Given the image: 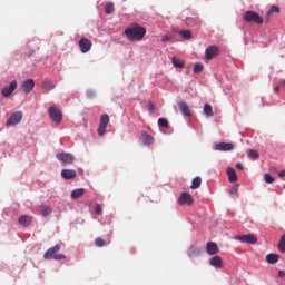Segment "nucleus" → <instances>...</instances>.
<instances>
[{"mask_svg": "<svg viewBox=\"0 0 285 285\" xmlns=\"http://www.w3.org/2000/svg\"><path fill=\"white\" fill-rule=\"evenodd\" d=\"M125 36L128 41H141L144 37H146V28L137 23H132L125 29Z\"/></svg>", "mask_w": 285, "mask_h": 285, "instance_id": "obj_1", "label": "nucleus"}, {"mask_svg": "<svg viewBox=\"0 0 285 285\" xmlns=\"http://www.w3.org/2000/svg\"><path fill=\"white\" fill-rule=\"evenodd\" d=\"M59 250H61V245H56L49 248L43 254V259H55L56 262H61V259H66V255L59 254Z\"/></svg>", "mask_w": 285, "mask_h": 285, "instance_id": "obj_2", "label": "nucleus"}, {"mask_svg": "<svg viewBox=\"0 0 285 285\" xmlns=\"http://www.w3.org/2000/svg\"><path fill=\"white\" fill-rule=\"evenodd\" d=\"M243 20L247 21V23H257L258 26L264 23V18H262L261 14L255 11H246L243 14Z\"/></svg>", "mask_w": 285, "mask_h": 285, "instance_id": "obj_3", "label": "nucleus"}, {"mask_svg": "<svg viewBox=\"0 0 285 285\" xmlns=\"http://www.w3.org/2000/svg\"><path fill=\"white\" fill-rule=\"evenodd\" d=\"M49 117L55 121L57 125L61 124L63 120V114L61 112V109L56 106H51L49 108Z\"/></svg>", "mask_w": 285, "mask_h": 285, "instance_id": "obj_4", "label": "nucleus"}, {"mask_svg": "<svg viewBox=\"0 0 285 285\" xmlns=\"http://www.w3.org/2000/svg\"><path fill=\"white\" fill-rule=\"evenodd\" d=\"M108 124H110V116H108V114H104L100 117V124L97 129L99 137H104L106 129L108 128Z\"/></svg>", "mask_w": 285, "mask_h": 285, "instance_id": "obj_5", "label": "nucleus"}, {"mask_svg": "<svg viewBox=\"0 0 285 285\" xmlns=\"http://www.w3.org/2000/svg\"><path fill=\"white\" fill-rule=\"evenodd\" d=\"M56 158L58 159V161H61L62 164H66L68 166L75 163V156L68 153L57 154Z\"/></svg>", "mask_w": 285, "mask_h": 285, "instance_id": "obj_6", "label": "nucleus"}, {"mask_svg": "<svg viewBox=\"0 0 285 285\" xmlns=\"http://www.w3.org/2000/svg\"><path fill=\"white\" fill-rule=\"evenodd\" d=\"M22 119H23V114L21 111H16L7 120L6 126H17V124H21Z\"/></svg>", "mask_w": 285, "mask_h": 285, "instance_id": "obj_7", "label": "nucleus"}, {"mask_svg": "<svg viewBox=\"0 0 285 285\" xmlns=\"http://www.w3.org/2000/svg\"><path fill=\"white\" fill-rule=\"evenodd\" d=\"M78 46L82 52V55H86V52H90L92 48V41L88 38H81L78 42Z\"/></svg>", "mask_w": 285, "mask_h": 285, "instance_id": "obj_8", "label": "nucleus"}, {"mask_svg": "<svg viewBox=\"0 0 285 285\" xmlns=\"http://www.w3.org/2000/svg\"><path fill=\"white\" fill-rule=\"evenodd\" d=\"M194 199L193 196L189 193H181L179 198H178V204H180V206H184L187 204V206H193L194 204Z\"/></svg>", "mask_w": 285, "mask_h": 285, "instance_id": "obj_9", "label": "nucleus"}, {"mask_svg": "<svg viewBox=\"0 0 285 285\" xmlns=\"http://www.w3.org/2000/svg\"><path fill=\"white\" fill-rule=\"evenodd\" d=\"M236 239L238 242H242V244H255L257 242V236L254 234H247L242 236H236Z\"/></svg>", "mask_w": 285, "mask_h": 285, "instance_id": "obj_10", "label": "nucleus"}, {"mask_svg": "<svg viewBox=\"0 0 285 285\" xmlns=\"http://www.w3.org/2000/svg\"><path fill=\"white\" fill-rule=\"evenodd\" d=\"M217 55H219V47L216 46H209L205 51L207 61H210V59L217 57Z\"/></svg>", "mask_w": 285, "mask_h": 285, "instance_id": "obj_11", "label": "nucleus"}, {"mask_svg": "<svg viewBox=\"0 0 285 285\" xmlns=\"http://www.w3.org/2000/svg\"><path fill=\"white\" fill-rule=\"evenodd\" d=\"M17 90V81L13 80L10 82V85L8 87H4L2 90H1V95L2 97H10V95H12V92H14Z\"/></svg>", "mask_w": 285, "mask_h": 285, "instance_id": "obj_12", "label": "nucleus"}, {"mask_svg": "<svg viewBox=\"0 0 285 285\" xmlns=\"http://www.w3.org/2000/svg\"><path fill=\"white\" fill-rule=\"evenodd\" d=\"M186 26H189V28H195V26H199L202 23V19H199V16L191 14L186 18L185 20Z\"/></svg>", "mask_w": 285, "mask_h": 285, "instance_id": "obj_13", "label": "nucleus"}, {"mask_svg": "<svg viewBox=\"0 0 285 285\" xmlns=\"http://www.w3.org/2000/svg\"><path fill=\"white\" fill-rule=\"evenodd\" d=\"M22 90L26 92V95H30L32 90H35V80L33 79H27L22 82Z\"/></svg>", "mask_w": 285, "mask_h": 285, "instance_id": "obj_14", "label": "nucleus"}, {"mask_svg": "<svg viewBox=\"0 0 285 285\" xmlns=\"http://www.w3.org/2000/svg\"><path fill=\"white\" fill-rule=\"evenodd\" d=\"M206 250L208 255H217L219 253V246L214 242H208L206 244Z\"/></svg>", "mask_w": 285, "mask_h": 285, "instance_id": "obj_15", "label": "nucleus"}, {"mask_svg": "<svg viewBox=\"0 0 285 285\" xmlns=\"http://www.w3.org/2000/svg\"><path fill=\"white\" fill-rule=\"evenodd\" d=\"M178 107L180 112L185 116V117H190L193 114L190 112V107H188V104L180 101L178 102Z\"/></svg>", "mask_w": 285, "mask_h": 285, "instance_id": "obj_16", "label": "nucleus"}, {"mask_svg": "<svg viewBox=\"0 0 285 285\" xmlns=\"http://www.w3.org/2000/svg\"><path fill=\"white\" fill-rule=\"evenodd\" d=\"M61 177L63 179H75V177H77V171L75 169H62Z\"/></svg>", "mask_w": 285, "mask_h": 285, "instance_id": "obj_17", "label": "nucleus"}, {"mask_svg": "<svg viewBox=\"0 0 285 285\" xmlns=\"http://www.w3.org/2000/svg\"><path fill=\"white\" fill-rule=\"evenodd\" d=\"M210 266L214 268H222L224 266V261H222L220 256H214L209 259Z\"/></svg>", "mask_w": 285, "mask_h": 285, "instance_id": "obj_18", "label": "nucleus"}, {"mask_svg": "<svg viewBox=\"0 0 285 285\" xmlns=\"http://www.w3.org/2000/svg\"><path fill=\"white\" fill-rule=\"evenodd\" d=\"M83 195H86L85 188L75 189L71 193V199H79V197H83Z\"/></svg>", "mask_w": 285, "mask_h": 285, "instance_id": "obj_19", "label": "nucleus"}, {"mask_svg": "<svg viewBox=\"0 0 285 285\" xmlns=\"http://www.w3.org/2000/svg\"><path fill=\"white\" fill-rule=\"evenodd\" d=\"M234 146L233 144H216L215 145V150H233Z\"/></svg>", "mask_w": 285, "mask_h": 285, "instance_id": "obj_20", "label": "nucleus"}, {"mask_svg": "<svg viewBox=\"0 0 285 285\" xmlns=\"http://www.w3.org/2000/svg\"><path fill=\"white\" fill-rule=\"evenodd\" d=\"M202 250L196 246H190L188 250V257H199Z\"/></svg>", "mask_w": 285, "mask_h": 285, "instance_id": "obj_21", "label": "nucleus"}, {"mask_svg": "<svg viewBox=\"0 0 285 285\" xmlns=\"http://www.w3.org/2000/svg\"><path fill=\"white\" fill-rule=\"evenodd\" d=\"M267 264H277L279 262V255L277 254H267L266 255Z\"/></svg>", "mask_w": 285, "mask_h": 285, "instance_id": "obj_22", "label": "nucleus"}, {"mask_svg": "<svg viewBox=\"0 0 285 285\" xmlns=\"http://www.w3.org/2000/svg\"><path fill=\"white\" fill-rule=\"evenodd\" d=\"M227 175L232 184H235V181H237V173L233 168H227Z\"/></svg>", "mask_w": 285, "mask_h": 285, "instance_id": "obj_23", "label": "nucleus"}, {"mask_svg": "<svg viewBox=\"0 0 285 285\" xmlns=\"http://www.w3.org/2000/svg\"><path fill=\"white\" fill-rule=\"evenodd\" d=\"M19 224H21V226H30L31 222H32V217L28 216V215H23L19 218Z\"/></svg>", "mask_w": 285, "mask_h": 285, "instance_id": "obj_24", "label": "nucleus"}, {"mask_svg": "<svg viewBox=\"0 0 285 285\" xmlns=\"http://www.w3.org/2000/svg\"><path fill=\"white\" fill-rule=\"evenodd\" d=\"M275 12L276 14H279V7L277 6H272L268 12L266 13L265 21H271V14Z\"/></svg>", "mask_w": 285, "mask_h": 285, "instance_id": "obj_25", "label": "nucleus"}, {"mask_svg": "<svg viewBox=\"0 0 285 285\" xmlns=\"http://www.w3.org/2000/svg\"><path fill=\"white\" fill-rule=\"evenodd\" d=\"M202 186V177L197 176L191 180V190H197Z\"/></svg>", "mask_w": 285, "mask_h": 285, "instance_id": "obj_26", "label": "nucleus"}, {"mask_svg": "<svg viewBox=\"0 0 285 285\" xmlns=\"http://www.w3.org/2000/svg\"><path fill=\"white\" fill-rule=\"evenodd\" d=\"M155 141V137L148 132H142V144H153Z\"/></svg>", "mask_w": 285, "mask_h": 285, "instance_id": "obj_27", "label": "nucleus"}, {"mask_svg": "<svg viewBox=\"0 0 285 285\" xmlns=\"http://www.w3.org/2000/svg\"><path fill=\"white\" fill-rule=\"evenodd\" d=\"M171 63H173L174 68H184L186 66V63L184 61L179 60L177 57H173Z\"/></svg>", "mask_w": 285, "mask_h": 285, "instance_id": "obj_28", "label": "nucleus"}, {"mask_svg": "<svg viewBox=\"0 0 285 285\" xmlns=\"http://www.w3.org/2000/svg\"><path fill=\"white\" fill-rule=\"evenodd\" d=\"M42 88L45 90H55V83L52 82V80H45L42 82Z\"/></svg>", "mask_w": 285, "mask_h": 285, "instance_id": "obj_29", "label": "nucleus"}, {"mask_svg": "<svg viewBox=\"0 0 285 285\" xmlns=\"http://www.w3.org/2000/svg\"><path fill=\"white\" fill-rule=\"evenodd\" d=\"M178 35L183 37V39H191L193 38V32L190 30H179Z\"/></svg>", "mask_w": 285, "mask_h": 285, "instance_id": "obj_30", "label": "nucleus"}, {"mask_svg": "<svg viewBox=\"0 0 285 285\" xmlns=\"http://www.w3.org/2000/svg\"><path fill=\"white\" fill-rule=\"evenodd\" d=\"M247 157H249V159H259V153L255 149H249L247 150Z\"/></svg>", "mask_w": 285, "mask_h": 285, "instance_id": "obj_31", "label": "nucleus"}, {"mask_svg": "<svg viewBox=\"0 0 285 285\" xmlns=\"http://www.w3.org/2000/svg\"><path fill=\"white\" fill-rule=\"evenodd\" d=\"M105 12L106 14H112L115 12V4L112 2H109L105 6Z\"/></svg>", "mask_w": 285, "mask_h": 285, "instance_id": "obj_32", "label": "nucleus"}, {"mask_svg": "<svg viewBox=\"0 0 285 285\" xmlns=\"http://www.w3.org/2000/svg\"><path fill=\"white\" fill-rule=\"evenodd\" d=\"M194 72L195 75H199L200 72H204V65H202V62H196L194 66Z\"/></svg>", "mask_w": 285, "mask_h": 285, "instance_id": "obj_33", "label": "nucleus"}, {"mask_svg": "<svg viewBox=\"0 0 285 285\" xmlns=\"http://www.w3.org/2000/svg\"><path fill=\"white\" fill-rule=\"evenodd\" d=\"M204 112L207 117H213V106H210L209 104H206L204 106Z\"/></svg>", "mask_w": 285, "mask_h": 285, "instance_id": "obj_34", "label": "nucleus"}, {"mask_svg": "<svg viewBox=\"0 0 285 285\" xmlns=\"http://www.w3.org/2000/svg\"><path fill=\"white\" fill-rule=\"evenodd\" d=\"M106 240H104L101 237L95 239V246H97V248H102V246H106Z\"/></svg>", "mask_w": 285, "mask_h": 285, "instance_id": "obj_35", "label": "nucleus"}, {"mask_svg": "<svg viewBox=\"0 0 285 285\" xmlns=\"http://www.w3.org/2000/svg\"><path fill=\"white\" fill-rule=\"evenodd\" d=\"M278 249L281 253H285V235H283L279 239Z\"/></svg>", "mask_w": 285, "mask_h": 285, "instance_id": "obj_36", "label": "nucleus"}, {"mask_svg": "<svg viewBox=\"0 0 285 285\" xmlns=\"http://www.w3.org/2000/svg\"><path fill=\"white\" fill-rule=\"evenodd\" d=\"M158 126L160 128H168L169 124H168V119L166 118H159L158 119Z\"/></svg>", "mask_w": 285, "mask_h": 285, "instance_id": "obj_37", "label": "nucleus"}, {"mask_svg": "<svg viewBox=\"0 0 285 285\" xmlns=\"http://www.w3.org/2000/svg\"><path fill=\"white\" fill-rule=\"evenodd\" d=\"M51 214H52V209H50L49 207H42L41 209L42 217H50Z\"/></svg>", "mask_w": 285, "mask_h": 285, "instance_id": "obj_38", "label": "nucleus"}, {"mask_svg": "<svg viewBox=\"0 0 285 285\" xmlns=\"http://www.w3.org/2000/svg\"><path fill=\"white\" fill-rule=\"evenodd\" d=\"M264 180L266 181V184H273V181H275V178L271 176V174H265Z\"/></svg>", "mask_w": 285, "mask_h": 285, "instance_id": "obj_39", "label": "nucleus"}, {"mask_svg": "<svg viewBox=\"0 0 285 285\" xmlns=\"http://www.w3.org/2000/svg\"><path fill=\"white\" fill-rule=\"evenodd\" d=\"M102 212H104V208L101 207V205L100 204H96L95 214L96 215H101Z\"/></svg>", "mask_w": 285, "mask_h": 285, "instance_id": "obj_40", "label": "nucleus"}, {"mask_svg": "<svg viewBox=\"0 0 285 285\" xmlns=\"http://www.w3.org/2000/svg\"><path fill=\"white\" fill-rule=\"evenodd\" d=\"M170 39H173V36L171 35H166L161 38V41L163 42H166V41H170Z\"/></svg>", "mask_w": 285, "mask_h": 285, "instance_id": "obj_41", "label": "nucleus"}, {"mask_svg": "<svg viewBox=\"0 0 285 285\" xmlns=\"http://www.w3.org/2000/svg\"><path fill=\"white\" fill-rule=\"evenodd\" d=\"M229 195H237V187H233L229 189Z\"/></svg>", "mask_w": 285, "mask_h": 285, "instance_id": "obj_42", "label": "nucleus"}, {"mask_svg": "<svg viewBox=\"0 0 285 285\" xmlns=\"http://www.w3.org/2000/svg\"><path fill=\"white\" fill-rule=\"evenodd\" d=\"M148 108H149V110L153 112V111H155V104H153V102H148Z\"/></svg>", "mask_w": 285, "mask_h": 285, "instance_id": "obj_43", "label": "nucleus"}, {"mask_svg": "<svg viewBox=\"0 0 285 285\" xmlns=\"http://www.w3.org/2000/svg\"><path fill=\"white\" fill-rule=\"evenodd\" d=\"M236 168H238V170H244V165H242V163H237Z\"/></svg>", "mask_w": 285, "mask_h": 285, "instance_id": "obj_44", "label": "nucleus"}, {"mask_svg": "<svg viewBox=\"0 0 285 285\" xmlns=\"http://www.w3.org/2000/svg\"><path fill=\"white\" fill-rule=\"evenodd\" d=\"M278 277H285V271L284 269L278 271Z\"/></svg>", "mask_w": 285, "mask_h": 285, "instance_id": "obj_45", "label": "nucleus"}, {"mask_svg": "<svg viewBox=\"0 0 285 285\" xmlns=\"http://www.w3.org/2000/svg\"><path fill=\"white\" fill-rule=\"evenodd\" d=\"M278 177H285V170H281V171L278 173Z\"/></svg>", "mask_w": 285, "mask_h": 285, "instance_id": "obj_46", "label": "nucleus"}, {"mask_svg": "<svg viewBox=\"0 0 285 285\" xmlns=\"http://www.w3.org/2000/svg\"><path fill=\"white\" fill-rule=\"evenodd\" d=\"M274 90H275V92H279V86H276V87L274 88Z\"/></svg>", "mask_w": 285, "mask_h": 285, "instance_id": "obj_47", "label": "nucleus"}, {"mask_svg": "<svg viewBox=\"0 0 285 285\" xmlns=\"http://www.w3.org/2000/svg\"><path fill=\"white\" fill-rule=\"evenodd\" d=\"M281 86H285V80H282V81H281Z\"/></svg>", "mask_w": 285, "mask_h": 285, "instance_id": "obj_48", "label": "nucleus"}]
</instances>
